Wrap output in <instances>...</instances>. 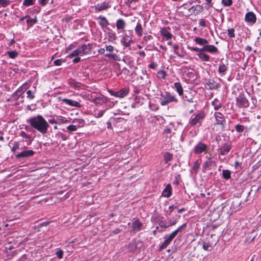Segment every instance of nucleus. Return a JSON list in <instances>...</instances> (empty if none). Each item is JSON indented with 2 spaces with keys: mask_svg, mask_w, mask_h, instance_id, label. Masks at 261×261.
Returning <instances> with one entry per match:
<instances>
[{
  "mask_svg": "<svg viewBox=\"0 0 261 261\" xmlns=\"http://www.w3.org/2000/svg\"><path fill=\"white\" fill-rule=\"evenodd\" d=\"M174 101L177 100L170 93L165 92L161 94V105L162 106H166L169 102Z\"/></svg>",
  "mask_w": 261,
  "mask_h": 261,
  "instance_id": "obj_3",
  "label": "nucleus"
},
{
  "mask_svg": "<svg viewBox=\"0 0 261 261\" xmlns=\"http://www.w3.org/2000/svg\"><path fill=\"white\" fill-rule=\"evenodd\" d=\"M198 56L203 61H208L210 60V56L204 53H199Z\"/></svg>",
  "mask_w": 261,
  "mask_h": 261,
  "instance_id": "obj_29",
  "label": "nucleus"
},
{
  "mask_svg": "<svg viewBox=\"0 0 261 261\" xmlns=\"http://www.w3.org/2000/svg\"><path fill=\"white\" fill-rule=\"evenodd\" d=\"M206 84L209 86V88L211 90L216 89L219 86V84L213 80H210Z\"/></svg>",
  "mask_w": 261,
  "mask_h": 261,
  "instance_id": "obj_19",
  "label": "nucleus"
},
{
  "mask_svg": "<svg viewBox=\"0 0 261 261\" xmlns=\"http://www.w3.org/2000/svg\"><path fill=\"white\" fill-rule=\"evenodd\" d=\"M214 165L215 162L213 161L210 158H209L202 166L203 171H204L207 169H210Z\"/></svg>",
  "mask_w": 261,
  "mask_h": 261,
  "instance_id": "obj_15",
  "label": "nucleus"
},
{
  "mask_svg": "<svg viewBox=\"0 0 261 261\" xmlns=\"http://www.w3.org/2000/svg\"><path fill=\"white\" fill-rule=\"evenodd\" d=\"M109 92L111 93V94L112 95H113V96L118 97V95L117 94V92H114V91H113L112 90H110Z\"/></svg>",
  "mask_w": 261,
  "mask_h": 261,
  "instance_id": "obj_61",
  "label": "nucleus"
},
{
  "mask_svg": "<svg viewBox=\"0 0 261 261\" xmlns=\"http://www.w3.org/2000/svg\"><path fill=\"white\" fill-rule=\"evenodd\" d=\"M109 7V4L107 3H103L100 5H97L98 10L99 11H102L106 9Z\"/></svg>",
  "mask_w": 261,
  "mask_h": 261,
  "instance_id": "obj_34",
  "label": "nucleus"
},
{
  "mask_svg": "<svg viewBox=\"0 0 261 261\" xmlns=\"http://www.w3.org/2000/svg\"><path fill=\"white\" fill-rule=\"evenodd\" d=\"M167 74L164 70H160L157 72V76L160 79H164Z\"/></svg>",
  "mask_w": 261,
  "mask_h": 261,
  "instance_id": "obj_38",
  "label": "nucleus"
},
{
  "mask_svg": "<svg viewBox=\"0 0 261 261\" xmlns=\"http://www.w3.org/2000/svg\"><path fill=\"white\" fill-rule=\"evenodd\" d=\"M245 19L248 23L253 24L256 22V18L253 12H249L246 14Z\"/></svg>",
  "mask_w": 261,
  "mask_h": 261,
  "instance_id": "obj_13",
  "label": "nucleus"
},
{
  "mask_svg": "<svg viewBox=\"0 0 261 261\" xmlns=\"http://www.w3.org/2000/svg\"><path fill=\"white\" fill-rule=\"evenodd\" d=\"M105 112L106 110L98 111L97 110H95L94 111V116L95 118H100L103 115Z\"/></svg>",
  "mask_w": 261,
  "mask_h": 261,
  "instance_id": "obj_31",
  "label": "nucleus"
},
{
  "mask_svg": "<svg viewBox=\"0 0 261 261\" xmlns=\"http://www.w3.org/2000/svg\"><path fill=\"white\" fill-rule=\"evenodd\" d=\"M62 101L65 104L68 105L70 106L74 107L76 108L81 107V105L79 101L71 100L70 99L64 98Z\"/></svg>",
  "mask_w": 261,
  "mask_h": 261,
  "instance_id": "obj_14",
  "label": "nucleus"
},
{
  "mask_svg": "<svg viewBox=\"0 0 261 261\" xmlns=\"http://www.w3.org/2000/svg\"><path fill=\"white\" fill-rule=\"evenodd\" d=\"M202 7L201 6H199V5H197L196 6V7H194V10H193V13H195V10H197V13H198V12H200L202 11Z\"/></svg>",
  "mask_w": 261,
  "mask_h": 261,
  "instance_id": "obj_55",
  "label": "nucleus"
},
{
  "mask_svg": "<svg viewBox=\"0 0 261 261\" xmlns=\"http://www.w3.org/2000/svg\"><path fill=\"white\" fill-rule=\"evenodd\" d=\"M205 117V115L203 113H200L197 114L194 118L190 121V124L192 126L197 124L201 125L202 120Z\"/></svg>",
  "mask_w": 261,
  "mask_h": 261,
  "instance_id": "obj_8",
  "label": "nucleus"
},
{
  "mask_svg": "<svg viewBox=\"0 0 261 261\" xmlns=\"http://www.w3.org/2000/svg\"><path fill=\"white\" fill-rule=\"evenodd\" d=\"M208 149V146L205 143L200 142H199L194 148V152L196 154H200L202 152H206Z\"/></svg>",
  "mask_w": 261,
  "mask_h": 261,
  "instance_id": "obj_5",
  "label": "nucleus"
},
{
  "mask_svg": "<svg viewBox=\"0 0 261 261\" xmlns=\"http://www.w3.org/2000/svg\"><path fill=\"white\" fill-rule=\"evenodd\" d=\"M108 101L107 98L102 95H100L98 96L95 97L93 98L92 102H94L97 106H101Z\"/></svg>",
  "mask_w": 261,
  "mask_h": 261,
  "instance_id": "obj_9",
  "label": "nucleus"
},
{
  "mask_svg": "<svg viewBox=\"0 0 261 261\" xmlns=\"http://www.w3.org/2000/svg\"><path fill=\"white\" fill-rule=\"evenodd\" d=\"M21 94L19 93V91H15L13 94L12 95V97L15 99H18L20 96H21Z\"/></svg>",
  "mask_w": 261,
  "mask_h": 261,
  "instance_id": "obj_51",
  "label": "nucleus"
},
{
  "mask_svg": "<svg viewBox=\"0 0 261 261\" xmlns=\"http://www.w3.org/2000/svg\"><path fill=\"white\" fill-rule=\"evenodd\" d=\"M49 2V0H39V3L42 6H45Z\"/></svg>",
  "mask_w": 261,
  "mask_h": 261,
  "instance_id": "obj_57",
  "label": "nucleus"
},
{
  "mask_svg": "<svg viewBox=\"0 0 261 261\" xmlns=\"http://www.w3.org/2000/svg\"><path fill=\"white\" fill-rule=\"evenodd\" d=\"M98 53L100 54H104L105 53V49L103 48H100L98 50Z\"/></svg>",
  "mask_w": 261,
  "mask_h": 261,
  "instance_id": "obj_63",
  "label": "nucleus"
},
{
  "mask_svg": "<svg viewBox=\"0 0 261 261\" xmlns=\"http://www.w3.org/2000/svg\"><path fill=\"white\" fill-rule=\"evenodd\" d=\"M157 65L154 63H152L149 65V67L150 68L154 69L156 68Z\"/></svg>",
  "mask_w": 261,
  "mask_h": 261,
  "instance_id": "obj_64",
  "label": "nucleus"
},
{
  "mask_svg": "<svg viewBox=\"0 0 261 261\" xmlns=\"http://www.w3.org/2000/svg\"><path fill=\"white\" fill-rule=\"evenodd\" d=\"M222 3L225 6H230L232 5V0H222Z\"/></svg>",
  "mask_w": 261,
  "mask_h": 261,
  "instance_id": "obj_48",
  "label": "nucleus"
},
{
  "mask_svg": "<svg viewBox=\"0 0 261 261\" xmlns=\"http://www.w3.org/2000/svg\"><path fill=\"white\" fill-rule=\"evenodd\" d=\"M30 125L39 132L42 134H45L47 132L49 126L48 122L41 115H38L35 117L30 118L27 120Z\"/></svg>",
  "mask_w": 261,
  "mask_h": 261,
  "instance_id": "obj_1",
  "label": "nucleus"
},
{
  "mask_svg": "<svg viewBox=\"0 0 261 261\" xmlns=\"http://www.w3.org/2000/svg\"><path fill=\"white\" fill-rule=\"evenodd\" d=\"M19 148V143L18 142H14L13 146L11 148V151L13 152H15L16 150H18Z\"/></svg>",
  "mask_w": 261,
  "mask_h": 261,
  "instance_id": "obj_41",
  "label": "nucleus"
},
{
  "mask_svg": "<svg viewBox=\"0 0 261 261\" xmlns=\"http://www.w3.org/2000/svg\"><path fill=\"white\" fill-rule=\"evenodd\" d=\"M175 87L176 88L177 92L179 94V83H175L174 84Z\"/></svg>",
  "mask_w": 261,
  "mask_h": 261,
  "instance_id": "obj_60",
  "label": "nucleus"
},
{
  "mask_svg": "<svg viewBox=\"0 0 261 261\" xmlns=\"http://www.w3.org/2000/svg\"><path fill=\"white\" fill-rule=\"evenodd\" d=\"M56 254L59 258L61 259L63 258V251L62 250H59L56 252Z\"/></svg>",
  "mask_w": 261,
  "mask_h": 261,
  "instance_id": "obj_52",
  "label": "nucleus"
},
{
  "mask_svg": "<svg viewBox=\"0 0 261 261\" xmlns=\"http://www.w3.org/2000/svg\"><path fill=\"white\" fill-rule=\"evenodd\" d=\"M179 230V227L177 228L176 230L172 232L171 234L166 236L165 237V240L163 242V243L161 246L160 249L162 250L167 247L169 243L173 240V239L175 237V236L177 234L178 231Z\"/></svg>",
  "mask_w": 261,
  "mask_h": 261,
  "instance_id": "obj_4",
  "label": "nucleus"
},
{
  "mask_svg": "<svg viewBox=\"0 0 261 261\" xmlns=\"http://www.w3.org/2000/svg\"><path fill=\"white\" fill-rule=\"evenodd\" d=\"M203 249L206 251H211L212 247L210 243L204 242L202 245Z\"/></svg>",
  "mask_w": 261,
  "mask_h": 261,
  "instance_id": "obj_35",
  "label": "nucleus"
},
{
  "mask_svg": "<svg viewBox=\"0 0 261 261\" xmlns=\"http://www.w3.org/2000/svg\"><path fill=\"white\" fill-rule=\"evenodd\" d=\"M10 4V1L9 0H0V5L3 7L8 6Z\"/></svg>",
  "mask_w": 261,
  "mask_h": 261,
  "instance_id": "obj_42",
  "label": "nucleus"
},
{
  "mask_svg": "<svg viewBox=\"0 0 261 261\" xmlns=\"http://www.w3.org/2000/svg\"><path fill=\"white\" fill-rule=\"evenodd\" d=\"M218 100L217 99H215L213 102L212 105L214 106L215 110H218L219 108L221 107V105L220 103L216 104V102H218Z\"/></svg>",
  "mask_w": 261,
  "mask_h": 261,
  "instance_id": "obj_47",
  "label": "nucleus"
},
{
  "mask_svg": "<svg viewBox=\"0 0 261 261\" xmlns=\"http://www.w3.org/2000/svg\"><path fill=\"white\" fill-rule=\"evenodd\" d=\"M7 54L11 59H15L18 56V53L16 51H8Z\"/></svg>",
  "mask_w": 261,
  "mask_h": 261,
  "instance_id": "obj_36",
  "label": "nucleus"
},
{
  "mask_svg": "<svg viewBox=\"0 0 261 261\" xmlns=\"http://www.w3.org/2000/svg\"><path fill=\"white\" fill-rule=\"evenodd\" d=\"M34 4V0H24L23 2V5L25 6H32Z\"/></svg>",
  "mask_w": 261,
  "mask_h": 261,
  "instance_id": "obj_43",
  "label": "nucleus"
},
{
  "mask_svg": "<svg viewBox=\"0 0 261 261\" xmlns=\"http://www.w3.org/2000/svg\"><path fill=\"white\" fill-rule=\"evenodd\" d=\"M227 67L224 64H220L218 71L220 74L222 75L225 74V72L226 71Z\"/></svg>",
  "mask_w": 261,
  "mask_h": 261,
  "instance_id": "obj_30",
  "label": "nucleus"
},
{
  "mask_svg": "<svg viewBox=\"0 0 261 261\" xmlns=\"http://www.w3.org/2000/svg\"><path fill=\"white\" fill-rule=\"evenodd\" d=\"M231 173L228 170H224L223 171V176L226 179H228L230 178Z\"/></svg>",
  "mask_w": 261,
  "mask_h": 261,
  "instance_id": "obj_37",
  "label": "nucleus"
},
{
  "mask_svg": "<svg viewBox=\"0 0 261 261\" xmlns=\"http://www.w3.org/2000/svg\"><path fill=\"white\" fill-rule=\"evenodd\" d=\"M57 121L59 124L67 123L69 122L68 120L66 118L62 116H59L57 117Z\"/></svg>",
  "mask_w": 261,
  "mask_h": 261,
  "instance_id": "obj_32",
  "label": "nucleus"
},
{
  "mask_svg": "<svg viewBox=\"0 0 261 261\" xmlns=\"http://www.w3.org/2000/svg\"><path fill=\"white\" fill-rule=\"evenodd\" d=\"M164 157H165V160L166 162L170 161L172 158L171 155L169 153H166L165 154Z\"/></svg>",
  "mask_w": 261,
  "mask_h": 261,
  "instance_id": "obj_53",
  "label": "nucleus"
},
{
  "mask_svg": "<svg viewBox=\"0 0 261 261\" xmlns=\"http://www.w3.org/2000/svg\"><path fill=\"white\" fill-rule=\"evenodd\" d=\"M27 85H23L21 87H19L17 90V91H19V93L20 94H22L24 91H25L26 90V88H25V87Z\"/></svg>",
  "mask_w": 261,
  "mask_h": 261,
  "instance_id": "obj_50",
  "label": "nucleus"
},
{
  "mask_svg": "<svg viewBox=\"0 0 261 261\" xmlns=\"http://www.w3.org/2000/svg\"><path fill=\"white\" fill-rule=\"evenodd\" d=\"M108 40L110 41H112L115 40L117 38V36H116L115 33H109L108 34Z\"/></svg>",
  "mask_w": 261,
  "mask_h": 261,
  "instance_id": "obj_40",
  "label": "nucleus"
},
{
  "mask_svg": "<svg viewBox=\"0 0 261 261\" xmlns=\"http://www.w3.org/2000/svg\"><path fill=\"white\" fill-rule=\"evenodd\" d=\"M125 26V22L123 19H119L116 21V27L118 30H124Z\"/></svg>",
  "mask_w": 261,
  "mask_h": 261,
  "instance_id": "obj_24",
  "label": "nucleus"
},
{
  "mask_svg": "<svg viewBox=\"0 0 261 261\" xmlns=\"http://www.w3.org/2000/svg\"><path fill=\"white\" fill-rule=\"evenodd\" d=\"M200 163L198 160H197L194 162L192 167V170L195 172V173H196L198 172L200 167Z\"/></svg>",
  "mask_w": 261,
  "mask_h": 261,
  "instance_id": "obj_33",
  "label": "nucleus"
},
{
  "mask_svg": "<svg viewBox=\"0 0 261 261\" xmlns=\"http://www.w3.org/2000/svg\"><path fill=\"white\" fill-rule=\"evenodd\" d=\"M98 19L99 20V24L102 27H105L109 24L108 21L104 16H100Z\"/></svg>",
  "mask_w": 261,
  "mask_h": 261,
  "instance_id": "obj_23",
  "label": "nucleus"
},
{
  "mask_svg": "<svg viewBox=\"0 0 261 261\" xmlns=\"http://www.w3.org/2000/svg\"><path fill=\"white\" fill-rule=\"evenodd\" d=\"M199 24L200 26L201 27H205L206 26V22H205V21L203 19H201L199 22Z\"/></svg>",
  "mask_w": 261,
  "mask_h": 261,
  "instance_id": "obj_58",
  "label": "nucleus"
},
{
  "mask_svg": "<svg viewBox=\"0 0 261 261\" xmlns=\"http://www.w3.org/2000/svg\"><path fill=\"white\" fill-rule=\"evenodd\" d=\"M231 145L229 143H224L221 147H220V153L222 155H225L228 153L231 149Z\"/></svg>",
  "mask_w": 261,
  "mask_h": 261,
  "instance_id": "obj_10",
  "label": "nucleus"
},
{
  "mask_svg": "<svg viewBox=\"0 0 261 261\" xmlns=\"http://www.w3.org/2000/svg\"><path fill=\"white\" fill-rule=\"evenodd\" d=\"M133 42V40L127 34H125L121 40V43L125 47H130Z\"/></svg>",
  "mask_w": 261,
  "mask_h": 261,
  "instance_id": "obj_12",
  "label": "nucleus"
},
{
  "mask_svg": "<svg viewBox=\"0 0 261 261\" xmlns=\"http://www.w3.org/2000/svg\"><path fill=\"white\" fill-rule=\"evenodd\" d=\"M171 186L168 184L162 192V196L165 197H169L171 195Z\"/></svg>",
  "mask_w": 261,
  "mask_h": 261,
  "instance_id": "obj_17",
  "label": "nucleus"
},
{
  "mask_svg": "<svg viewBox=\"0 0 261 261\" xmlns=\"http://www.w3.org/2000/svg\"><path fill=\"white\" fill-rule=\"evenodd\" d=\"M67 129L70 132H74L77 130V127L75 125H70L67 127Z\"/></svg>",
  "mask_w": 261,
  "mask_h": 261,
  "instance_id": "obj_44",
  "label": "nucleus"
},
{
  "mask_svg": "<svg viewBox=\"0 0 261 261\" xmlns=\"http://www.w3.org/2000/svg\"><path fill=\"white\" fill-rule=\"evenodd\" d=\"M235 129L238 133H242L245 129V126L243 125L237 124L235 126Z\"/></svg>",
  "mask_w": 261,
  "mask_h": 261,
  "instance_id": "obj_39",
  "label": "nucleus"
},
{
  "mask_svg": "<svg viewBox=\"0 0 261 261\" xmlns=\"http://www.w3.org/2000/svg\"><path fill=\"white\" fill-rule=\"evenodd\" d=\"M81 60V58L80 57H76L75 59H74L72 61L73 63H77L79 62Z\"/></svg>",
  "mask_w": 261,
  "mask_h": 261,
  "instance_id": "obj_62",
  "label": "nucleus"
},
{
  "mask_svg": "<svg viewBox=\"0 0 261 261\" xmlns=\"http://www.w3.org/2000/svg\"><path fill=\"white\" fill-rule=\"evenodd\" d=\"M236 102L239 107L247 108L249 105L248 99L243 94H240L237 97Z\"/></svg>",
  "mask_w": 261,
  "mask_h": 261,
  "instance_id": "obj_6",
  "label": "nucleus"
},
{
  "mask_svg": "<svg viewBox=\"0 0 261 261\" xmlns=\"http://www.w3.org/2000/svg\"><path fill=\"white\" fill-rule=\"evenodd\" d=\"M64 61L62 59H58L54 61V63L56 66L61 65L62 63L64 62Z\"/></svg>",
  "mask_w": 261,
  "mask_h": 261,
  "instance_id": "obj_54",
  "label": "nucleus"
},
{
  "mask_svg": "<svg viewBox=\"0 0 261 261\" xmlns=\"http://www.w3.org/2000/svg\"><path fill=\"white\" fill-rule=\"evenodd\" d=\"M128 89L126 88H124L117 92L118 97L123 98L128 94Z\"/></svg>",
  "mask_w": 261,
  "mask_h": 261,
  "instance_id": "obj_22",
  "label": "nucleus"
},
{
  "mask_svg": "<svg viewBox=\"0 0 261 261\" xmlns=\"http://www.w3.org/2000/svg\"><path fill=\"white\" fill-rule=\"evenodd\" d=\"M195 42L200 45L206 46L207 44H208V42L205 39L197 37L195 38Z\"/></svg>",
  "mask_w": 261,
  "mask_h": 261,
  "instance_id": "obj_18",
  "label": "nucleus"
},
{
  "mask_svg": "<svg viewBox=\"0 0 261 261\" xmlns=\"http://www.w3.org/2000/svg\"><path fill=\"white\" fill-rule=\"evenodd\" d=\"M152 38V36L150 35L144 36L143 38V40L145 42H147L148 40H151Z\"/></svg>",
  "mask_w": 261,
  "mask_h": 261,
  "instance_id": "obj_59",
  "label": "nucleus"
},
{
  "mask_svg": "<svg viewBox=\"0 0 261 261\" xmlns=\"http://www.w3.org/2000/svg\"><path fill=\"white\" fill-rule=\"evenodd\" d=\"M74 122L78 123V126H83L85 124V121L82 119H79L74 121Z\"/></svg>",
  "mask_w": 261,
  "mask_h": 261,
  "instance_id": "obj_45",
  "label": "nucleus"
},
{
  "mask_svg": "<svg viewBox=\"0 0 261 261\" xmlns=\"http://www.w3.org/2000/svg\"><path fill=\"white\" fill-rule=\"evenodd\" d=\"M206 47V51L210 53H217L218 52V48L213 45H208L207 44V45L205 46Z\"/></svg>",
  "mask_w": 261,
  "mask_h": 261,
  "instance_id": "obj_21",
  "label": "nucleus"
},
{
  "mask_svg": "<svg viewBox=\"0 0 261 261\" xmlns=\"http://www.w3.org/2000/svg\"><path fill=\"white\" fill-rule=\"evenodd\" d=\"M142 226V223L139 220H135L132 224L133 230L135 231H138L140 230Z\"/></svg>",
  "mask_w": 261,
  "mask_h": 261,
  "instance_id": "obj_16",
  "label": "nucleus"
},
{
  "mask_svg": "<svg viewBox=\"0 0 261 261\" xmlns=\"http://www.w3.org/2000/svg\"><path fill=\"white\" fill-rule=\"evenodd\" d=\"M161 35L166 39H169L171 38L172 35L168 31V30L166 28H163L161 31Z\"/></svg>",
  "mask_w": 261,
  "mask_h": 261,
  "instance_id": "obj_20",
  "label": "nucleus"
},
{
  "mask_svg": "<svg viewBox=\"0 0 261 261\" xmlns=\"http://www.w3.org/2000/svg\"><path fill=\"white\" fill-rule=\"evenodd\" d=\"M215 117L216 118V123L215 125H220L222 130L224 129L225 125L226 123L225 120L223 118V115L221 113H216L215 114Z\"/></svg>",
  "mask_w": 261,
  "mask_h": 261,
  "instance_id": "obj_7",
  "label": "nucleus"
},
{
  "mask_svg": "<svg viewBox=\"0 0 261 261\" xmlns=\"http://www.w3.org/2000/svg\"><path fill=\"white\" fill-rule=\"evenodd\" d=\"M19 135L21 137L25 139V141L27 142V145H29L31 143V136L30 135H28L24 131H21Z\"/></svg>",
  "mask_w": 261,
  "mask_h": 261,
  "instance_id": "obj_27",
  "label": "nucleus"
},
{
  "mask_svg": "<svg viewBox=\"0 0 261 261\" xmlns=\"http://www.w3.org/2000/svg\"><path fill=\"white\" fill-rule=\"evenodd\" d=\"M105 57L112 60H114L115 61H120V58L119 56L115 54H106L105 55Z\"/></svg>",
  "mask_w": 261,
  "mask_h": 261,
  "instance_id": "obj_28",
  "label": "nucleus"
},
{
  "mask_svg": "<svg viewBox=\"0 0 261 261\" xmlns=\"http://www.w3.org/2000/svg\"><path fill=\"white\" fill-rule=\"evenodd\" d=\"M182 8L185 10H187L190 13H192L193 12L194 6H191L190 3L189 4H182V6H180V8Z\"/></svg>",
  "mask_w": 261,
  "mask_h": 261,
  "instance_id": "obj_25",
  "label": "nucleus"
},
{
  "mask_svg": "<svg viewBox=\"0 0 261 261\" xmlns=\"http://www.w3.org/2000/svg\"><path fill=\"white\" fill-rule=\"evenodd\" d=\"M228 35L230 38L234 37V30L233 28H231L228 30Z\"/></svg>",
  "mask_w": 261,
  "mask_h": 261,
  "instance_id": "obj_46",
  "label": "nucleus"
},
{
  "mask_svg": "<svg viewBox=\"0 0 261 261\" xmlns=\"http://www.w3.org/2000/svg\"><path fill=\"white\" fill-rule=\"evenodd\" d=\"M135 31L136 33V34L138 36H141L143 34V28L142 27V25L140 23H138L136 27L135 28Z\"/></svg>",
  "mask_w": 261,
  "mask_h": 261,
  "instance_id": "obj_26",
  "label": "nucleus"
},
{
  "mask_svg": "<svg viewBox=\"0 0 261 261\" xmlns=\"http://www.w3.org/2000/svg\"><path fill=\"white\" fill-rule=\"evenodd\" d=\"M35 152L32 150H24L19 153L17 154L15 156L17 159L29 158L32 156Z\"/></svg>",
  "mask_w": 261,
  "mask_h": 261,
  "instance_id": "obj_11",
  "label": "nucleus"
},
{
  "mask_svg": "<svg viewBox=\"0 0 261 261\" xmlns=\"http://www.w3.org/2000/svg\"><path fill=\"white\" fill-rule=\"evenodd\" d=\"M91 50V45L84 44L81 46H79L78 48L73 50L69 55V57H74L77 56H83L89 54Z\"/></svg>",
  "mask_w": 261,
  "mask_h": 261,
  "instance_id": "obj_2",
  "label": "nucleus"
},
{
  "mask_svg": "<svg viewBox=\"0 0 261 261\" xmlns=\"http://www.w3.org/2000/svg\"><path fill=\"white\" fill-rule=\"evenodd\" d=\"M106 50L107 51H109V52H112L114 51V48L113 46L112 45H108V46H106Z\"/></svg>",
  "mask_w": 261,
  "mask_h": 261,
  "instance_id": "obj_56",
  "label": "nucleus"
},
{
  "mask_svg": "<svg viewBox=\"0 0 261 261\" xmlns=\"http://www.w3.org/2000/svg\"><path fill=\"white\" fill-rule=\"evenodd\" d=\"M27 98L30 99H32L35 97V95L34 93H33L31 90H28L27 92Z\"/></svg>",
  "mask_w": 261,
  "mask_h": 261,
  "instance_id": "obj_49",
  "label": "nucleus"
}]
</instances>
